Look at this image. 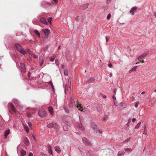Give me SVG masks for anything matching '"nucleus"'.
Masks as SVG:
<instances>
[{"label":"nucleus","mask_w":156,"mask_h":156,"mask_svg":"<svg viewBox=\"0 0 156 156\" xmlns=\"http://www.w3.org/2000/svg\"><path fill=\"white\" fill-rule=\"evenodd\" d=\"M75 105L76 106L79 110L81 111H83V108L81 106V105L80 104H79L77 100L76 99H75V100H74L73 98H70V103L69 104V107H72Z\"/></svg>","instance_id":"f257e3e1"},{"label":"nucleus","mask_w":156,"mask_h":156,"mask_svg":"<svg viewBox=\"0 0 156 156\" xmlns=\"http://www.w3.org/2000/svg\"><path fill=\"white\" fill-rule=\"evenodd\" d=\"M15 46L17 50L21 54L23 55L26 54L27 52L23 48L21 45L18 43H16L15 44Z\"/></svg>","instance_id":"f03ea898"},{"label":"nucleus","mask_w":156,"mask_h":156,"mask_svg":"<svg viewBox=\"0 0 156 156\" xmlns=\"http://www.w3.org/2000/svg\"><path fill=\"white\" fill-rule=\"evenodd\" d=\"M42 31L43 32V38L46 39H48L50 33V30L47 28L43 29Z\"/></svg>","instance_id":"7ed1b4c3"},{"label":"nucleus","mask_w":156,"mask_h":156,"mask_svg":"<svg viewBox=\"0 0 156 156\" xmlns=\"http://www.w3.org/2000/svg\"><path fill=\"white\" fill-rule=\"evenodd\" d=\"M71 82L72 80L71 79H69L68 81V83L67 85V89L66 88L65 89V93H67V91L69 94H70L71 92Z\"/></svg>","instance_id":"20e7f679"},{"label":"nucleus","mask_w":156,"mask_h":156,"mask_svg":"<svg viewBox=\"0 0 156 156\" xmlns=\"http://www.w3.org/2000/svg\"><path fill=\"white\" fill-rule=\"evenodd\" d=\"M83 143L86 146H89L90 145V143L89 140L86 138L84 137L82 139Z\"/></svg>","instance_id":"39448f33"},{"label":"nucleus","mask_w":156,"mask_h":156,"mask_svg":"<svg viewBox=\"0 0 156 156\" xmlns=\"http://www.w3.org/2000/svg\"><path fill=\"white\" fill-rule=\"evenodd\" d=\"M47 113L45 110H42L40 112V117H45L47 115Z\"/></svg>","instance_id":"423d86ee"},{"label":"nucleus","mask_w":156,"mask_h":156,"mask_svg":"<svg viewBox=\"0 0 156 156\" xmlns=\"http://www.w3.org/2000/svg\"><path fill=\"white\" fill-rule=\"evenodd\" d=\"M30 110V109L29 108H27V116L29 118H32V116L31 115L32 113H33V111L32 110V111H31V112H29L28 111H29Z\"/></svg>","instance_id":"0eeeda50"},{"label":"nucleus","mask_w":156,"mask_h":156,"mask_svg":"<svg viewBox=\"0 0 156 156\" xmlns=\"http://www.w3.org/2000/svg\"><path fill=\"white\" fill-rule=\"evenodd\" d=\"M8 106L9 107H10L12 109V110L13 112H14L15 113H16V111L15 109V107L13 105V104L12 103H9L8 104Z\"/></svg>","instance_id":"6e6552de"},{"label":"nucleus","mask_w":156,"mask_h":156,"mask_svg":"<svg viewBox=\"0 0 156 156\" xmlns=\"http://www.w3.org/2000/svg\"><path fill=\"white\" fill-rule=\"evenodd\" d=\"M137 9V8L136 7H133L129 11L130 13L132 15H133L134 14V12L136 11Z\"/></svg>","instance_id":"1a4fd4ad"},{"label":"nucleus","mask_w":156,"mask_h":156,"mask_svg":"<svg viewBox=\"0 0 156 156\" xmlns=\"http://www.w3.org/2000/svg\"><path fill=\"white\" fill-rule=\"evenodd\" d=\"M20 65L21 69V71L23 73L25 72H26V69L24 64L23 63L21 62Z\"/></svg>","instance_id":"9d476101"},{"label":"nucleus","mask_w":156,"mask_h":156,"mask_svg":"<svg viewBox=\"0 0 156 156\" xmlns=\"http://www.w3.org/2000/svg\"><path fill=\"white\" fill-rule=\"evenodd\" d=\"M48 110L49 111V113L50 115L53 116L54 114V112L53 111V109L52 107L51 106H49L48 108Z\"/></svg>","instance_id":"9b49d317"},{"label":"nucleus","mask_w":156,"mask_h":156,"mask_svg":"<svg viewBox=\"0 0 156 156\" xmlns=\"http://www.w3.org/2000/svg\"><path fill=\"white\" fill-rule=\"evenodd\" d=\"M40 20L45 25H48V23L47 22L46 19L44 17H42L41 18Z\"/></svg>","instance_id":"f8f14e48"},{"label":"nucleus","mask_w":156,"mask_h":156,"mask_svg":"<svg viewBox=\"0 0 156 156\" xmlns=\"http://www.w3.org/2000/svg\"><path fill=\"white\" fill-rule=\"evenodd\" d=\"M78 128L82 131H84L85 128L81 124H79L77 126Z\"/></svg>","instance_id":"ddd939ff"},{"label":"nucleus","mask_w":156,"mask_h":156,"mask_svg":"<svg viewBox=\"0 0 156 156\" xmlns=\"http://www.w3.org/2000/svg\"><path fill=\"white\" fill-rule=\"evenodd\" d=\"M10 130L9 129H8L7 130L5 131V132L4 133V136L5 138H7V136L10 133Z\"/></svg>","instance_id":"4468645a"},{"label":"nucleus","mask_w":156,"mask_h":156,"mask_svg":"<svg viewBox=\"0 0 156 156\" xmlns=\"http://www.w3.org/2000/svg\"><path fill=\"white\" fill-rule=\"evenodd\" d=\"M24 143L25 145L26 146H27L29 145V140L27 138H25V139L24 140Z\"/></svg>","instance_id":"2eb2a0df"},{"label":"nucleus","mask_w":156,"mask_h":156,"mask_svg":"<svg viewBox=\"0 0 156 156\" xmlns=\"http://www.w3.org/2000/svg\"><path fill=\"white\" fill-rule=\"evenodd\" d=\"M20 156H24L26 154V151H24L23 149H21L20 151Z\"/></svg>","instance_id":"dca6fc26"},{"label":"nucleus","mask_w":156,"mask_h":156,"mask_svg":"<svg viewBox=\"0 0 156 156\" xmlns=\"http://www.w3.org/2000/svg\"><path fill=\"white\" fill-rule=\"evenodd\" d=\"M55 151L57 152L59 154L61 153V150L58 147H55Z\"/></svg>","instance_id":"f3484780"},{"label":"nucleus","mask_w":156,"mask_h":156,"mask_svg":"<svg viewBox=\"0 0 156 156\" xmlns=\"http://www.w3.org/2000/svg\"><path fill=\"white\" fill-rule=\"evenodd\" d=\"M92 127L95 131H97L98 130V127L96 125H92Z\"/></svg>","instance_id":"a211bd4d"},{"label":"nucleus","mask_w":156,"mask_h":156,"mask_svg":"<svg viewBox=\"0 0 156 156\" xmlns=\"http://www.w3.org/2000/svg\"><path fill=\"white\" fill-rule=\"evenodd\" d=\"M54 125H55V123H50L47 125V126L48 128H51L53 127Z\"/></svg>","instance_id":"6ab92c4d"},{"label":"nucleus","mask_w":156,"mask_h":156,"mask_svg":"<svg viewBox=\"0 0 156 156\" xmlns=\"http://www.w3.org/2000/svg\"><path fill=\"white\" fill-rule=\"evenodd\" d=\"M120 107L122 108H125L126 107V105L125 103H121L120 104Z\"/></svg>","instance_id":"aec40b11"},{"label":"nucleus","mask_w":156,"mask_h":156,"mask_svg":"<svg viewBox=\"0 0 156 156\" xmlns=\"http://www.w3.org/2000/svg\"><path fill=\"white\" fill-rule=\"evenodd\" d=\"M143 57H141V55L138 58V60L140 62L142 63H144V61L143 60Z\"/></svg>","instance_id":"412c9836"},{"label":"nucleus","mask_w":156,"mask_h":156,"mask_svg":"<svg viewBox=\"0 0 156 156\" xmlns=\"http://www.w3.org/2000/svg\"><path fill=\"white\" fill-rule=\"evenodd\" d=\"M48 152L50 154L52 155V152L51 150V147L50 146H49L48 147Z\"/></svg>","instance_id":"4be33fe9"},{"label":"nucleus","mask_w":156,"mask_h":156,"mask_svg":"<svg viewBox=\"0 0 156 156\" xmlns=\"http://www.w3.org/2000/svg\"><path fill=\"white\" fill-rule=\"evenodd\" d=\"M88 4H85L82 6V8L83 9H85L88 8Z\"/></svg>","instance_id":"5701e85b"},{"label":"nucleus","mask_w":156,"mask_h":156,"mask_svg":"<svg viewBox=\"0 0 156 156\" xmlns=\"http://www.w3.org/2000/svg\"><path fill=\"white\" fill-rule=\"evenodd\" d=\"M125 154V152L124 151H120L118 153V155L119 156L124 155Z\"/></svg>","instance_id":"b1692460"},{"label":"nucleus","mask_w":156,"mask_h":156,"mask_svg":"<svg viewBox=\"0 0 156 156\" xmlns=\"http://www.w3.org/2000/svg\"><path fill=\"white\" fill-rule=\"evenodd\" d=\"M24 128L25 130L28 133L29 132V129L27 125L24 126Z\"/></svg>","instance_id":"393cba45"},{"label":"nucleus","mask_w":156,"mask_h":156,"mask_svg":"<svg viewBox=\"0 0 156 156\" xmlns=\"http://www.w3.org/2000/svg\"><path fill=\"white\" fill-rule=\"evenodd\" d=\"M68 126L67 125H65L63 126V129L65 131H67L68 130Z\"/></svg>","instance_id":"a878e982"},{"label":"nucleus","mask_w":156,"mask_h":156,"mask_svg":"<svg viewBox=\"0 0 156 156\" xmlns=\"http://www.w3.org/2000/svg\"><path fill=\"white\" fill-rule=\"evenodd\" d=\"M52 17H49L48 19V23L50 24H51V21H52Z\"/></svg>","instance_id":"bb28decb"},{"label":"nucleus","mask_w":156,"mask_h":156,"mask_svg":"<svg viewBox=\"0 0 156 156\" xmlns=\"http://www.w3.org/2000/svg\"><path fill=\"white\" fill-rule=\"evenodd\" d=\"M137 66H134L130 71V72H131L132 71H136V69Z\"/></svg>","instance_id":"cd10ccee"},{"label":"nucleus","mask_w":156,"mask_h":156,"mask_svg":"<svg viewBox=\"0 0 156 156\" xmlns=\"http://www.w3.org/2000/svg\"><path fill=\"white\" fill-rule=\"evenodd\" d=\"M64 74L65 76H67L68 74V71L67 69H65L64 71Z\"/></svg>","instance_id":"c85d7f7f"},{"label":"nucleus","mask_w":156,"mask_h":156,"mask_svg":"<svg viewBox=\"0 0 156 156\" xmlns=\"http://www.w3.org/2000/svg\"><path fill=\"white\" fill-rule=\"evenodd\" d=\"M125 150L126 151L128 152H130L132 151V150L131 148H125Z\"/></svg>","instance_id":"c756f323"},{"label":"nucleus","mask_w":156,"mask_h":156,"mask_svg":"<svg viewBox=\"0 0 156 156\" xmlns=\"http://www.w3.org/2000/svg\"><path fill=\"white\" fill-rule=\"evenodd\" d=\"M55 125H54L53 128H55L58 129L59 128V126L58 125L56 124V123H55Z\"/></svg>","instance_id":"7c9ffc66"},{"label":"nucleus","mask_w":156,"mask_h":156,"mask_svg":"<svg viewBox=\"0 0 156 156\" xmlns=\"http://www.w3.org/2000/svg\"><path fill=\"white\" fill-rule=\"evenodd\" d=\"M147 55V53H144L141 55V57H143V58L146 56Z\"/></svg>","instance_id":"2f4dec72"},{"label":"nucleus","mask_w":156,"mask_h":156,"mask_svg":"<svg viewBox=\"0 0 156 156\" xmlns=\"http://www.w3.org/2000/svg\"><path fill=\"white\" fill-rule=\"evenodd\" d=\"M140 122L138 123L137 125H136V126L134 128L136 129H138L140 126Z\"/></svg>","instance_id":"473e14b6"},{"label":"nucleus","mask_w":156,"mask_h":156,"mask_svg":"<svg viewBox=\"0 0 156 156\" xmlns=\"http://www.w3.org/2000/svg\"><path fill=\"white\" fill-rule=\"evenodd\" d=\"M49 83L51 86L53 90H54V86L53 85L52 82L51 81H50V82H49Z\"/></svg>","instance_id":"72a5a7b5"},{"label":"nucleus","mask_w":156,"mask_h":156,"mask_svg":"<svg viewBox=\"0 0 156 156\" xmlns=\"http://www.w3.org/2000/svg\"><path fill=\"white\" fill-rule=\"evenodd\" d=\"M34 33L37 34L38 36L39 37V32L37 30H34Z\"/></svg>","instance_id":"f704fd0d"},{"label":"nucleus","mask_w":156,"mask_h":156,"mask_svg":"<svg viewBox=\"0 0 156 156\" xmlns=\"http://www.w3.org/2000/svg\"><path fill=\"white\" fill-rule=\"evenodd\" d=\"M139 104V101H137L135 104V106L136 108H137L138 106V105Z\"/></svg>","instance_id":"c9c22d12"},{"label":"nucleus","mask_w":156,"mask_h":156,"mask_svg":"<svg viewBox=\"0 0 156 156\" xmlns=\"http://www.w3.org/2000/svg\"><path fill=\"white\" fill-rule=\"evenodd\" d=\"M111 15L110 14H108L107 16V19L108 20H109L110 18H111Z\"/></svg>","instance_id":"e433bc0d"},{"label":"nucleus","mask_w":156,"mask_h":156,"mask_svg":"<svg viewBox=\"0 0 156 156\" xmlns=\"http://www.w3.org/2000/svg\"><path fill=\"white\" fill-rule=\"evenodd\" d=\"M94 80V79H90L88 80V83H90L91 82H93V81Z\"/></svg>","instance_id":"4c0bfd02"},{"label":"nucleus","mask_w":156,"mask_h":156,"mask_svg":"<svg viewBox=\"0 0 156 156\" xmlns=\"http://www.w3.org/2000/svg\"><path fill=\"white\" fill-rule=\"evenodd\" d=\"M101 96L103 98H106L107 97L104 94H100Z\"/></svg>","instance_id":"58836bf2"},{"label":"nucleus","mask_w":156,"mask_h":156,"mask_svg":"<svg viewBox=\"0 0 156 156\" xmlns=\"http://www.w3.org/2000/svg\"><path fill=\"white\" fill-rule=\"evenodd\" d=\"M55 56L54 55L53 56V58H51L50 59V61L51 62H53L54 61V59H55Z\"/></svg>","instance_id":"ea45409f"},{"label":"nucleus","mask_w":156,"mask_h":156,"mask_svg":"<svg viewBox=\"0 0 156 156\" xmlns=\"http://www.w3.org/2000/svg\"><path fill=\"white\" fill-rule=\"evenodd\" d=\"M146 128L145 126H144V134H145V135H146L147 133H146Z\"/></svg>","instance_id":"a19ab883"},{"label":"nucleus","mask_w":156,"mask_h":156,"mask_svg":"<svg viewBox=\"0 0 156 156\" xmlns=\"http://www.w3.org/2000/svg\"><path fill=\"white\" fill-rule=\"evenodd\" d=\"M15 101L18 102V101L17 100H15V99H14L13 100V102L15 104V105H16V106L17 107L18 106L17 105V104L15 102Z\"/></svg>","instance_id":"79ce46f5"},{"label":"nucleus","mask_w":156,"mask_h":156,"mask_svg":"<svg viewBox=\"0 0 156 156\" xmlns=\"http://www.w3.org/2000/svg\"><path fill=\"white\" fill-rule=\"evenodd\" d=\"M107 118V115H105L104 117L103 118V121H104Z\"/></svg>","instance_id":"37998d69"},{"label":"nucleus","mask_w":156,"mask_h":156,"mask_svg":"<svg viewBox=\"0 0 156 156\" xmlns=\"http://www.w3.org/2000/svg\"><path fill=\"white\" fill-rule=\"evenodd\" d=\"M55 62L57 65H58L59 63V61L58 60L56 59L55 61Z\"/></svg>","instance_id":"c03bdc74"},{"label":"nucleus","mask_w":156,"mask_h":156,"mask_svg":"<svg viewBox=\"0 0 156 156\" xmlns=\"http://www.w3.org/2000/svg\"><path fill=\"white\" fill-rule=\"evenodd\" d=\"M28 124L30 127L31 128L32 126L31 123L30 122H28Z\"/></svg>","instance_id":"a18cd8bd"},{"label":"nucleus","mask_w":156,"mask_h":156,"mask_svg":"<svg viewBox=\"0 0 156 156\" xmlns=\"http://www.w3.org/2000/svg\"><path fill=\"white\" fill-rule=\"evenodd\" d=\"M27 52L30 55H31V51L30 50H29V49H28L27 50Z\"/></svg>","instance_id":"49530a36"},{"label":"nucleus","mask_w":156,"mask_h":156,"mask_svg":"<svg viewBox=\"0 0 156 156\" xmlns=\"http://www.w3.org/2000/svg\"><path fill=\"white\" fill-rule=\"evenodd\" d=\"M112 98L113 99L114 101H115V100H116V97L115 96V95H114L112 96Z\"/></svg>","instance_id":"de8ad7c7"},{"label":"nucleus","mask_w":156,"mask_h":156,"mask_svg":"<svg viewBox=\"0 0 156 156\" xmlns=\"http://www.w3.org/2000/svg\"><path fill=\"white\" fill-rule=\"evenodd\" d=\"M108 66L110 68H112V63H110L108 64Z\"/></svg>","instance_id":"09e8293b"},{"label":"nucleus","mask_w":156,"mask_h":156,"mask_svg":"<svg viewBox=\"0 0 156 156\" xmlns=\"http://www.w3.org/2000/svg\"><path fill=\"white\" fill-rule=\"evenodd\" d=\"M31 75V73L30 72H29L27 74V76L28 78H29L30 77Z\"/></svg>","instance_id":"8fccbe9b"},{"label":"nucleus","mask_w":156,"mask_h":156,"mask_svg":"<svg viewBox=\"0 0 156 156\" xmlns=\"http://www.w3.org/2000/svg\"><path fill=\"white\" fill-rule=\"evenodd\" d=\"M111 0H107L106 3L107 4H108L111 1Z\"/></svg>","instance_id":"3c124183"},{"label":"nucleus","mask_w":156,"mask_h":156,"mask_svg":"<svg viewBox=\"0 0 156 156\" xmlns=\"http://www.w3.org/2000/svg\"><path fill=\"white\" fill-rule=\"evenodd\" d=\"M136 119L135 118H133L132 119V121L133 122H135L136 121Z\"/></svg>","instance_id":"603ef678"},{"label":"nucleus","mask_w":156,"mask_h":156,"mask_svg":"<svg viewBox=\"0 0 156 156\" xmlns=\"http://www.w3.org/2000/svg\"><path fill=\"white\" fill-rule=\"evenodd\" d=\"M29 156H33V154L31 152L29 153Z\"/></svg>","instance_id":"864d4df0"},{"label":"nucleus","mask_w":156,"mask_h":156,"mask_svg":"<svg viewBox=\"0 0 156 156\" xmlns=\"http://www.w3.org/2000/svg\"><path fill=\"white\" fill-rule=\"evenodd\" d=\"M98 130V132L100 133H102V130Z\"/></svg>","instance_id":"5fc2aeb1"},{"label":"nucleus","mask_w":156,"mask_h":156,"mask_svg":"<svg viewBox=\"0 0 156 156\" xmlns=\"http://www.w3.org/2000/svg\"><path fill=\"white\" fill-rule=\"evenodd\" d=\"M53 1L55 2L56 4H57L58 2V0H53Z\"/></svg>","instance_id":"6e6d98bb"},{"label":"nucleus","mask_w":156,"mask_h":156,"mask_svg":"<svg viewBox=\"0 0 156 156\" xmlns=\"http://www.w3.org/2000/svg\"><path fill=\"white\" fill-rule=\"evenodd\" d=\"M105 39H106V41L107 42H108V39H107V36H106L105 37Z\"/></svg>","instance_id":"4d7b16f0"},{"label":"nucleus","mask_w":156,"mask_h":156,"mask_svg":"<svg viewBox=\"0 0 156 156\" xmlns=\"http://www.w3.org/2000/svg\"><path fill=\"white\" fill-rule=\"evenodd\" d=\"M33 56L34 58H37V57L36 55H33Z\"/></svg>","instance_id":"13d9d810"},{"label":"nucleus","mask_w":156,"mask_h":156,"mask_svg":"<svg viewBox=\"0 0 156 156\" xmlns=\"http://www.w3.org/2000/svg\"><path fill=\"white\" fill-rule=\"evenodd\" d=\"M44 62V61L42 60L41 61V63L40 64V66H41L42 65V64Z\"/></svg>","instance_id":"bf43d9fd"},{"label":"nucleus","mask_w":156,"mask_h":156,"mask_svg":"<svg viewBox=\"0 0 156 156\" xmlns=\"http://www.w3.org/2000/svg\"><path fill=\"white\" fill-rule=\"evenodd\" d=\"M112 73H111L110 74V77H112Z\"/></svg>","instance_id":"052dcab7"},{"label":"nucleus","mask_w":156,"mask_h":156,"mask_svg":"<svg viewBox=\"0 0 156 156\" xmlns=\"http://www.w3.org/2000/svg\"><path fill=\"white\" fill-rule=\"evenodd\" d=\"M146 93L145 91H143L142 93H141V94H145Z\"/></svg>","instance_id":"680f3d73"},{"label":"nucleus","mask_w":156,"mask_h":156,"mask_svg":"<svg viewBox=\"0 0 156 156\" xmlns=\"http://www.w3.org/2000/svg\"><path fill=\"white\" fill-rule=\"evenodd\" d=\"M14 56L15 57L17 58V56L15 54L14 55Z\"/></svg>","instance_id":"e2e57ef3"},{"label":"nucleus","mask_w":156,"mask_h":156,"mask_svg":"<svg viewBox=\"0 0 156 156\" xmlns=\"http://www.w3.org/2000/svg\"><path fill=\"white\" fill-rule=\"evenodd\" d=\"M154 16H155V18H156V12H154Z\"/></svg>","instance_id":"0e129e2a"},{"label":"nucleus","mask_w":156,"mask_h":156,"mask_svg":"<svg viewBox=\"0 0 156 156\" xmlns=\"http://www.w3.org/2000/svg\"><path fill=\"white\" fill-rule=\"evenodd\" d=\"M114 105H115V106H117V105L116 104V103H115V101H114Z\"/></svg>","instance_id":"69168bd1"},{"label":"nucleus","mask_w":156,"mask_h":156,"mask_svg":"<svg viewBox=\"0 0 156 156\" xmlns=\"http://www.w3.org/2000/svg\"><path fill=\"white\" fill-rule=\"evenodd\" d=\"M32 137L34 139V140H35V138H34V136L33 135V134H32Z\"/></svg>","instance_id":"338daca9"},{"label":"nucleus","mask_w":156,"mask_h":156,"mask_svg":"<svg viewBox=\"0 0 156 156\" xmlns=\"http://www.w3.org/2000/svg\"><path fill=\"white\" fill-rule=\"evenodd\" d=\"M44 156H47V155L46 154H44Z\"/></svg>","instance_id":"774afa93"}]
</instances>
